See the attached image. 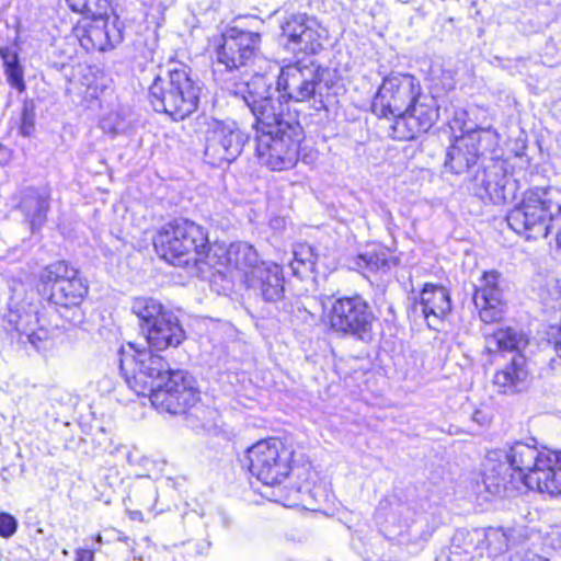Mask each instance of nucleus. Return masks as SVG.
<instances>
[{"label": "nucleus", "mask_w": 561, "mask_h": 561, "mask_svg": "<svg viewBox=\"0 0 561 561\" xmlns=\"http://www.w3.org/2000/svg\"><path fill=\"white\" fill-rule=\"evenodd\" d=\"M438 118L437 100L421 90L391 126V136L398 140H411L426 133Z\"/></svg>", "instance_id": "17"}, {"label": "nucleus", "mask_w": 561, "mask_h": 561, "mask_svg": "<svg viewBox=\"0 0 561 561\" xmlns=\"http://www.w3.org/2000/svg\"><path fill=\"white\" fill-rule=\"evenodd\" d=\"M511 561H549L546 558H542L541 556L533 552V551H525L523 554L516 553L511 558Z\"/></svg>", "instance_id": "40"}, {"label": "nucleus", "mask_w": 561, "mask_h": 561, "mask_svg": "<svg viewBox=\"0 0 561 561\" xmlns=\"http://www.w3.org/2000/svg\"><path fill=\"white\" fill-rule=\"evenodd\" d=\"M256 119L255 151L261 164L272 171L294 168L299 159L302 129L295 121L284 118L274 106L272 89L263 77H255L248 85L234 89Z\"/></svg>", "instance_id": "2"}, {"label": "nucleus", "mask_w": 561, "mask_h": 561, "mask_svg": "<svg viewBox=\"0 0 561 561\" xmlns=\"http://www.w3.org/2000/svg\"><path fill=\"white\" fill-rule=\"evenodd\" d=\"M524 485L550 496L561 495V451L543 450L535 470L525 477Z\"/></svg>", "instance_id": "22"}, {"label": "nucleus", "mask_w": 561, "mask_h": 561, "mask_svg": "<svg viewBox=\"0 0 561 561\" xmlns=\"http://www.w3.org/2000/svg\"><path fill=\"white\" fill-rule=\"evenodd\" d=\"M39 279L50 287L49 302L60 317L69 323H80L83 319L81 304L88 294V285L78 270L65 261H57L43 270Z\"/></svg>", "instance_id": "9"}, {"label": "nucleus", "mask_w": 561, "mask_h": 561, "mask_svg": "<svg viewBox=\"0 0 561 561\" xmlns=\"http://www.w3.org/2000/svg\"><path fill=\"white\" fill-rule=\"evenodd\" d=\"M557 242H558L559 248L561 249V229H560V232L558 233Z\"/></svg>", "instance_id": "43"}, {"label": "nucleus", "mask_w": 561, "mask_h": 561, "mask_svg": "<svg viewBox=\"0 0 561 561\" xmlns=\"http://www.w3.org/2000/svg\"><path fill=\"white\" fill-rule=\"evenodd\" d=\"M421 90L420 81L412 75L391 72L387 76L373 101L371 110L379 117L397 119Z\"/></svg>", "instance_id": "14"}, {"label": "nucleus", "mask_w": 561, "mask_h": 561, "mask_svg": "<svg viewBox=\"0 0 561 561\" xmlns=\"http://www.w3.org/2000/svg\"><path fill=\"white\" fill-rule=\"evenodd\" d=\"M33 128V113L28 111L27 106H25L22 116V125L20 127L21 133L24 136H30Z\"/></svg>", "instance_id": "39"}, {"label": "nucleus", "mask_w": 561, "mask_h": 561, "mask_svg": "<svg viewBox=\"0 0 561 561\" xmlns=\"http://www.w3.org/2000/svg\"><path fill=\"white\" fill-rule=\"evenodd\" d=\"M0 56L5 69L20 65L19 55L11 47L0 48Z\"/></svg>", "instance_id": "38"}, {"label": "nucleus", "mask_w": 561, "mask_h": 561, "mask_svg": "<svg viewBox=\"0 0 561 561\" xmlns=\"http://www.w3.org/2000/svg\"><path fill=\"white\" fill-rule=\"evenodd\" d=\"M322 307L334 332L353 335L363 342L373 340L376 317L360 295L328 298L322 302Z\"/></svg>", "instance_id": "11"}, {"label": "nucleus", "mask_w": 561, "mask_h": 561, "mask_svg": "<svg viewBox=\"0 0 561 561\" xmlns=\"http://www.w3.org/2000/svg\"><path fill=\"white\" fill-rule=\"evenodd\" d=\"M496 137V133L490 128L467 131L466 135L456 138L455 142L449 147L445 167L456 174L467 171L477 163L480 149L486 148L484 144H495Z\"/></svg>", "instance_id": "19"}, {"label": "nucleus", "mask_w": 561, "mask_h": 561, "mask_svg": "<svg viewBox=\"0 0 561 561\" xmlns=\"http://www.w3.org/2000/svg\"><path fill=\"white\" fill-rule=\"evenodd\" d=\"M272 89V100L276 107L273 95L275 92H283V96H287L296 102L312 101L313 106L319 108L317 104L322 106L321 93L317 92V87L321 80L312 65H302L300 62L290 64L282 68L277 79V88L273 89L271 81L265 77Z\"/></svg>", "instance_id": "15"}, {"label": "nucleus", "mask_w": 561, "mask_h": 561, "mask_svg": "<svg viewBox=\"0 0 561 561\" xmlns=\"http://www.w3.org/2000/svg\"><path fill=\"white\" fill-rule=\"evenodd\" d=\"M472 548L466 541H456V535L449 548L444 549L437 556L436 561H471Z\"/></svg>", "instance_id": "33"}, {"label": "nucleus", "mask_w": 561, "mask_h": 561, "mask_svg": "<svg viewBox=\"0 0 561 561\" xmlns=\"http://www.w3.org/2000/svg\"><path fill=\"white\" fill-rule=\"evenodd\" d=\"M282 36L291 53L316 54L322 48L327 31L313 18L293 14L283 23Z\"/></svg>", "instance_id": "18"}, {"label": "nucleus", "mask_w": 561, "mask_h": 561, "mask_svg": "<svg viewBox=\"0 0 561 561\" xmlns=\"http://www.w3.org/2000/svg\"><path fill=\"white\" fill-rule=\"evenodd\" d=\"M207 126L204 150L207 162L220 167L234 161L241 154L249 136L234 121L211 119Z\"/></svg>", "instance_id": "13"}, {"label": "nucleus", "mask_w": 561, "mask_h": 561, "mask_svg": "<svg viewBox=\"0 0 561 561\" xmlns=\"http://www.w3.org/2000/svg\"><path fill=\"white\" fill-rule=\"evenodd\" d=\"M249 470L266 485L280 484L291 470L293 451L278 438L262 439L247 449Z\"/></svg>", "instance_id": "12"}, {"label": "nucleus", "mask_w": 561, "mask_h": 561, "mask_svg": "<svg viewBox=\"0 0 561 561\" xmlns=\"http://www.w3.org/2000/svg\"><path fill=\"white\" fill-rule=\"evenodd\" d=\"M48 199L49 195L44 190L31 187L23 191L19 208L30 222L33 232L41 229L46 221L49 209Z\"/></svg>", "instance_id": "28"}, {"label": "nucleus", "mask_w": 561, "mask_h": 561, "mask_svg": "<svg viewBox=\"0 0 561 561\" xmlns=\"http://www.w3.org/2000/svg\"><path fill=\"white\" fill-rule=\"evenodd\" d=\"M119 368L127 386L138 396L149 394L152 405L179 414L198 401L194 379L182 370H171L169 363L151 348H122Z\"/></svg>", "instance_id": "1"}, {"label": "nucleus", "mask_w": 561, "mask_h": 561, "mask_svg": "<svg viewBox=\"0 0 561 561\" xmlns=\"http://www.w3.org/2000/svg\"><path fill=\"white\" fill-rule=\"evenodd\" d=\"M76 561H94V552L89 549H77Z\"/></svg>", "instance_id": "41"}, {"label": "nucleus", "mask_w": 561, "mask_h": 561, "mask_svg": "<svg viewBox=\"0 0 561 561\" xmlns=\"http://www.w3.org/2000/svg\"><path fill=\"white\" fill-rule=\"evenodd\" d=\"M153 247L161 259L187 268L194 276L218 264L205 229L193 221L181 219L165 224L154 236Z\"/></svg>", "instance_id": "3"}, {"label": "nucleus", "mask_w": 561, "mask_h": 561, "mask_svg": "<svg viewBox=\"0 0 561 561\" xmlns=\"http://www.w3.org/2000/svg\"><path fill=\"white\" fill-rule=\"evenodd\" d=\"M75 12L96 16L104 14L108 7V0H67Z\"/></svg>", "instance_id": "34"}, {"label": "nucleus", "mask_w": 561, "mask_h": 561, "mask_svg": "<svg viewBox=\"0 0 561 561\" xmlns=\"http://www.w3.org/2000/svg\"><path fill=\"white\" fill-rule=\"evenodd\" d=\"M199 88L185 66L174 65L160 69L149 87V101L156 112L168 114L175 121L184 119L196 111Z\"/></svg>", "instance_id": "7"}, {"label": "nucleus", "mask_w": 561, "mask_h": 561, "mask_svg": "<svg viewBox=\"0 0 561 561\" xmlns=\"http://www.w3.org/2000/svg\"><path fill=\"white\" fill-rule=\"evenodd\" d=\"M261 36L259 33L243 31L237 27L227 30L221 36V43L216 50V68L214 73L216 80L221 84L222 89L229 94L237 96L228 85L239 89L241 85H248L255 77H263V75H254L247 82H237L236 72H241L247 68L250 62L255 58Z\"/></svg>", "instance_id": "8"}, {"label": "nucleus", "mask_w": 561, "mask_h": 561, "mask_svg": "<svg viewBox=\"0 0 561 561\" xmlns=\"http://www.w3.org/2000/svg\"><path fill=\"white\" fill-rule=\"evenodd\" d=\"M211 254H216L218 264L214 267L227 264L230 267L240 270L245 275L247 272L260 266L259 255L255 249L245 243H232L227 250L222 248H213Z\"/></svg>", "instance_id": "27"}, {"label": "nucleus", "mask_w": 561, "mask_h": 561, "mask_svg": "<svg viewBox=\"0 0 561 561\" xmlns=\"http://www.w3.org/2000/svg\"><path fill=\"white\" fill-rule=\"evenodd\" d=\"M485 347L493 352H515L511 362L497 370L493 377V385L501 393H514L522 391L527 383L528 369L526 357L522 352L528 345L527 335L514 328L500 329L486 336Z\"/></svg>", "instance_id": "10"}, {"label": "nucleus", "mask_w": 561, "mask_h": 561, "mask_svg": "<svg viewBox=\"0 0 561 561\" xmlns=\"http://www.w3.org/2000/svg\"><path fill=\"white\" fill-rule=\"evenodd\" d=\"M542 455L543 450L525 442L489 451L483 473L486 491L496 496L512 495L525 483V477L535 470Z\"/></svg>", "instance_id": "4"}, {"label": "nucleus", "mask_w": 561, "mask_h": 561, "mask_svg": "<svg viewBox=\"0 0 561 561\" xmlns=\"http://www.w3.org/2000/svg\"><path fill=\"white\" fill-rule=\"evenodd\" d=\"M414 510L403 503L391 508L380 533L366 537L359 551L364 561H402L414 552L416 540L411 534Z\"/></svg>", "instance_id": "5"}, {"label": "nucleus", "mask_w": 561, "mask_h": 561, "mask_svg": "<svg viewBox=\"0 0 561 561\" xmlns=\"http://www.w3.org/2000/svg\"><path fill=\"white\" fill-rule=\"evenodd\" d=\"M18 528V522L16 519L8 514V513H0V536L3 538H10L12 537Z\"/></svg>", "instance_id": "37"}, {"label": "nucleus", "mask_w": 561, "mask_h": 561, "mask_svg": "<svg viewBox=\"0 0 561 561\" xmlns=\"http://www.w3.org/2000/svg\"><path fill=\"white\" fill-rule=\"evenodd\" d=\"M244 284L266 302H277L284 297L283 268L274 262H261L260 266L247 272Z\"/></svg>", "instance_id": "21"}, {"label": "nucleus", "mask_w": 561, "mask_h": 561, "mask_svg": "<svg viewBox=\"0 0 561 561\" xmlns=\"http://www.w3.org/2000/svg\"><path fill=\"white\" fill-rule=\"evenodd\" d=\"M131 312L138 318L141 333L161 320L168 310L158 299L152 297H137L131 302Z\"/></svg>", "instance_id": "30"}, {"label": "nucleus", "mask_w": 561, "mask_h": 561, "mask_svg": "<svg viewBox=\"0 0 561 561\" xmlns=\"http://www.w3.org/2000/svg\"><path fill=\"white\" fill-rule=\"evenodd\" d=\"M499 278L497 272H485L473 295V302L479 309L480 319L485 323L499 321L504 313Z\"/></svg>", "instance_id": "23"}, {"label": "nucleus", "mask_w": 561, "mask_h": 561, "mask_svg": "<svg viewBox=\"0 0 561 561\" xmlns=\"http://www.w3.org/2000/svg\"><path fill=\"white\" fill-rule=\"evenodd\" d=\"M8 322L13 325L20 339L36 350H44L50 342L58 325H51L46 312L38 304H22L11 307Z\"/></svg>", "instance_id": "16"}, {"label": "nucleus", "mask_w": 561, "mask_h": 561, "mask_svg": "<svg viewBox=\"0 0 561 561\" xmlns=\"http://www.w3.org/2000/svg\"><path fill=\"white\" fill-rule=\"evenodd\" d=\"M8 82L18 91L25 90L24 71L21 65L5 69Z\"/></svg>", "instance_id": "36"}, {"label": "nucleus", "mask_w": 561, "mask_h": 561, "mask_svg": "<svg viewBox=\"0 0 561 561\" xmlns=\"http://www.w3.org/2000/svg\"><path fill=\"white\" fill-rule=\"evenodd\" d=\"M101 127L106 133L118 134L125 129L126 124L118 113H110L102 118Z\"/></svg>", "instance_id": "35"}, {"label": "nucleus", "mask_w": 561, "mask_h": 561, "mask_svg": "<svg viewBox=\"0 0 561 561\" xmlns=\"http://www.w3.org/2000/svg\"><path fill=\"white\" fill-rule=\"evenodd\" d=\"M561 214V190L536 186L527 190L523 198L506 216L507 225L525 239L548 236L550 222Z\"/></svg>", "instance_id": "6"}, {"label": "nucleus", "mask_w": 561, "mask_h": 561, "mask_svg": "<svg viewBox=\"0 0 561 561\" xmlns=\"http://www.w3.org/2000/svg\"><path fill=\"white\" fill-rule=\"evenodd\" d=\"M93 21L84 27V34L81 36V45L85 49L106 50L119 41V35L111 33L110 24L103 14L92 16Z\"/></svg>", "instance_id": "29"}, {"label": "nucleus", "mask_w": 561, "mask_h": 561, "mask_svg": "<svg viewBox=\"0 0 561 561\" xmlns=\"http://www.w3.org/2000/svg\"><path fill=\"white\" fill-rule=\"evenodd\" d=\"M142 334L149 348L157 352L178 347L185 340V331L172 312L164 314L159 322L152 324Z\"/></svg>", "instance_id": "25"}, {"label": "nucleus", "mask_w": 561, "mask_h": 561, "mask_svg": "<svg viewBox=\"0 0 561 561\" xmlns=\"http://www.w3.org/2000/svg\"><path fill=\"white\" fill-rule=\"evenodd\" d=\"M294 260L290 262V267L295 275H302L312 271L316 265V255L309 244H297L293 250Z\"/></svg>", "instance_id": "31"}, {"label": "nucleus", "mask_w": 561, "mask_h": 561, "mask_svg": "<svg viewBox=\"0 0 561 561\" xmlns=\"http://www.w3.org/2000/svg\"><path fill=\"white\" fill-rule=\"evenodd\" d=\"M472 183L476 194L482 199L486 198L493 203H502L506 199L507 175L501 163L492 162L478 170L473 175Z\"/></svg>", "instance_id": "24"}, {"label": "nucleus", "mask_w": 561, "mask_h": 561, "mask_svg": "<svg viewBox=\"0 0 561 561\" xmlns=\"http://www.w3.org/2000/svg\"><path fill=\"white\" fill-rule=\"evenodd\" d=\"M420 308L430 328H435L451 309L448 291L440 286L426 284L420 294V300L415 304L414 310Z\"/></svg>", "instance_id": "26"}, {"label": "nucleus", "mask_w": 561, "mask_h": 561, "mask_svg": "<svg viewBox=\"0 0 561 561\" xmlns=\"http://www.w3.org/2000/svg\"><path fill=\"white\" fill-rule=\"evenodd\" d=\"M10 159L9 149L0 145V164H5Z\"/></svg>", "instance_id": "42"}, {"label": "nucleus", "mask_w": 561, "mask_h": 561, "mask_svg": "<svg viewBox=\"0 0 561 561\" xmlns=\"http://www.w3.org/2000/svg\"><path fill=\"white\" fill-rule=\"evenodd\" d=\"M472 548L471 561H494L508 547V535L502 528L459 530L456 541H466Z\"/></svg>", "instance_id": "20"}, {"label": "nucleus", "mask_w": 561, "mask_h": 561, "mask_svg": "<svg viewBox=\"0 0 561 561\" xmlns=\"http://www.w3.org/2000/svg\"><path fill=\"white\" fill-rule=\"evenodd\" d=\"M392 260L383 250L367 251L358 255L356 265L359 268H367L371 272H387Z\"/></svg>", "instance_id": "32"}]
</instances>
